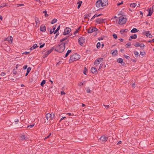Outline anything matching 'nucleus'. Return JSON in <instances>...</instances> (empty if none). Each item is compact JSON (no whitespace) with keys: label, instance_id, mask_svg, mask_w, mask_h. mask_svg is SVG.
I'll return each instance as SVG.
<instances>
[{"label":"nucleus","instance_id":"f257e3e1","mask_svg":"<svg viewBox=\"0 0 154 154\" xmlns=\"http://www.w3.org/2000/svg\"><path fill=\"white\" fill-rule=\"evenodd\" d=\"M65 48V46L64 43H61L60 44L56 46L54 50L55 51L59 53H62L64 51Z\"/></svg>","mask_w":154,"mask_h":154},{"label":"nucleus","instance_id":"f03ea898","mask_svg":"<svg viewBox=\"0 0 154 154\" xmlns=\"http://www.w3.org/2000/svg\"><path fill=\"white\" fill-rule=\"evenodd\" d=\"M80 58V56L77 53H75L70 56L69 60L70 63L79 60Z\"/></svg>","mask_w":154,"mask_h":154},{"label":"nucleus","instance_id":"7ed1b4c3","mask_svg":"<svg viewBox=\"0 0 154 154\" xmlns=\"http://www.w3.org/2000/svg\"><path fill=\"white\" fill-rule=\"evenodd\" d=\"M38 74L37 73L34 72L33 73L29 79V83H31L32 82H36L38 79Z\"/></svg>","mask_w":154,"mask_h":154},{"label":"nucleus","instance_id":"20e7f679","mask_svg":"<svg viewBox=\"0 0 154 154\" xmlns=\"http://www.w3.org/2000/svg\"><path fill=\"white\" fill-rule=\"evenodd\" d=\"M125 15H122L119 18V25H122L126 23L127 19L125 17Z\"/></svg>","mask_w":154,"mask_h":154},{"label":"nucleus","instance_id":"39448f33","mask_svg":"<svg viewBox=\"0 0 154 154\" xmlns=\"http://www.w3.org/2000/svg\"><path fill=\"white\" fill-rule=\"evenodd\" d=\"M54 49V48L53 47L51 48V49L49 50H48L44 54L43 56V57L44 58H45L48 55L50 54Z\"/></svg>","mask_w":154,"mask_h":154},{"label":"nucleus","instance_id":"423d86ee","mask_svg":"<svg viewBox=\"0 0 154 154\" xmlns=\"http://www.w3.org/2000/svg\"><path fill=\"white\" fill-rule=\"evenodd\" d=\"M54 116V115L53 114V117H52V115L50 113H47L45 116V117L47 119V121L48 122V121L51 120Z\"/></svg>","mask_w":154,"mask_h":154},{"label":"nucleus","instance_id":"0eeeda50","mask_svg":"<svg viewBox=\"0 0 154 154\" xmlns=\"http://www.w3.org/2000/svg\"><path fill=\"white\" fill-rule=\"evenodd\" d=\"M85 38L84 37H80L78 39V43L80 45L82 46L85 43Z\"/></svg>","mask_w":154,"mask_h":154},{"label":"nucleus","instance_id":"6e6552de","mask_svg":"<svg viewBox=\"0 0 154 154\" xmlns=\"http://www.w3.org/2000/svg\"><path fill=\"white\" fill-rule=\"evenodd\" d=\"M96 6L97 8H99L100 6L103 7V3L102 2L101 0H98L96 2Z\"/></svg>","mask_w":154,"mask_h":154},{"label":"nucleus","instance_id":"1a4fd4ad","mask_svg":"<svg viewBox=\"0 0 154 154\" xmlns=\"http://www.w3.org/2000/svg\"><path fill=\"white\" fill-rule=\"evenodd\" d=\"M105 19H103L100 18H97L94 21L97 24H100L101 23H104Z\"/></svg>","mask_w":154,"mask_h":154},{"label":"nucleus","instance_id":"9d476101","mask_svg":"<svg viewBox=\"0 0 154 154\" xmlns=\"http://www.w3.org/2000/svg\"><path fill=\"white\" fill-rule=\"evenodd\" d=\"M71 29L69 27H66L64 29V31L63 33V35H66L69 33L71 31Z\"/></svg>","mask_w":154,"mask_h":154},{"label":"nucleus","instance_id":"9b49d317","mask_svg":"<svg viewBox=\"0 0 154 154\" xmlns=\"http://www.w3.org/2000/svg\"><path fill=\"white\" fill-rule=\"evenodd\" d=\"M108 139V137L103 135L102 136L99 140L100 141H102L103 142H105L107 141Z\"/></svg>","mask_w":154,"mask_h":154},{"label":"nucleus","instance_id":"f8f14e48","mask_svg":"<svg viewBox=\"0 0 154 154\" xmlns=\"http://www.w3.org/2000/svg\"><path fill=\"white\" fill-rule=\"evenodd\" d=\"M98 31V29L95 27L94 28L91 29V28H90L88 30V32L89 33H91L94 32H96Z\"/></svg>","mask_w":154,"mask_h":154},{"label":"nucleus","instance_id":"ddd939ff","mask_svg":"<svg viewBox=\"0 0 154 154\" xmlns=\"http://www.w3.org/2000/svg\"><path fill=\"white\" fill-rule=\"evenodd\" d=\"M117 62L120 63H121L122 66H124L125 64V63L123 62V60L122 58H119L117 59Z\"/></svg>","mask_w":154,"mask_h":154},{"label":"nucleus","instance_id":"4468645a","mask_svg":"<svg viewBox=\"0 0 154 154\" xmlns=\"http://www.w3.org/2000/svg\"><path fill=\"white\" fill-rule=\"evenodd\" d=\"M91 71L92 73L95 75L97 74V71L96 68L95 67H92L91 69Z\"/></svg>","mask_w":154,"mask_h":154},{"label":"nucleus","instance_id":"2eb2a0df","mask_svg":"<svg viewBox=\"0 0 154 154\" xmlns=\"http://www.w3.org/2000/svg\"><path fill=\"white\" fill-rule=\"evenodd\" d=\"M12 40L13 38L11 36H9L7 38H5L4 40V41H8L11 43H12Z\"/></svg>","mask_w":154,"mask_h":154},{"label":"nucleus","instance_id":"dca6fc26","mask_svg":"<svg viewBox=\"0 0 154 154\" xmlns=\"http://www.w3.org/2000/svg\"><path fill=\"white\" fill-rule=\"evenodd\" d=\"M147 11H148V14L147 15V16H151L153 11V9H152V8H148L147 10Z\"/></svg>","mask_w":154,"mask_h":154},{"label":"nucleus","instance_id":"f3484780","mask_svg":"<svg viewBox=\"0 0 154 154\" xmlns=\"http://www.w3.org/2000/svg\"><path fill=\"white\" fill-rule=\"evenodd\" d=\"M20 137L21 138V140L23 141L26 140L27 139V137L26 136L25 134H24L23 133L21 134Z\"/></svg>","mask_w":154,"mask_h":154},{"label":"nucleus","instance_id":"a211bd4d","mask_svg":"<svg viewBox=\"0 0 154 154\" xmlns=\"http://www.w3.org/2000/svg\"><path fill=\"white\" fill-rule=\"evenodd\" d=\"M40 29L41 32H44L46 30L45 26L43 24L41 25Z\"/></svg>","mask_w":154,"mask_h":154},{"label":"nucleus","instance_id":"6ab92c4d","mask_svg":"<svg viewBox=\"0 0 154 154\" xmlns=\"http://www.w3.org/2000/svg\"><path fill=\"white\" fill-rule=\"evenodd\" d=\"M110 53L113 56H116L117 55L118 51L117 50L114 51L112 50L110 52Z\"/></svg>","mask_w":154,"mask_h":154},{"label":"nucleus","instance_id":"aec40b11","mask_svg":"<svg viewBox=\"0 0 154 154\" xmlns=\"http://www.w3.org/2000/svg\"><path fill=\"white\" fill-rule=\"evenodd\" d=\"M38 47L37 44H35L33 45V46H32L30 48V50L31 51L32 50Z\"/></svg>","mask_w":154,"mask_h":154},{"label":"nucleus","instance_id":"412c9836","mask_svg":"<svg viewBox=\"0 0 154 154\" xmlns=\"http://www.w3.org/2000/svg\"><path fill=\"white\" fill-rule=\"evenodd\" d=\"M102 2L103 3L104 6L108 5V0H101Z\"/></svg>","mask_w":154,"mask_h":154},{"label":"nucleus","instance_id":"4be33fe9","mask_svg":"<svg viewBox=\"0 0 154 154\" xmlns=\"http://www.w3.org/2000/svg\"><path fill=\"white\" fill-rule=\"evenodd\" d=\"M146 36L148 37L149 38H150L152 37V36L151 35L149 31H147V33L145 35Z\"/></svg>","mask_w":154,"mask_h":154},{"label":"nucleus","instance_id":"5701e85b","mask_svg":"<svg viewBox=\"0 0 154 154\" xmlns=\"http://www.w3.org/2000/svg\"><path fill=\"white\" fill-rule=\"evenodd\" d=\"M35 23H36L35 26L36 27L37 25L38 24H40V21H39V19L37 17H35Z\"/></svg>","mask_w":154,"mask_h":154},{"label":"nucleus","instance_id":"b1692460","mask_svg":"<svg viewBox=\"0 0 154 154\" xmlns=\"http://www.w3.org/2000/svg\"><path fill=\"white\" fill-rule=\"evenodd\" d=\"M24 74L23 71V70H21L18 73V75H19L20 76H23Z\"/></svg>","mask_w":154,"mask_h":154},{"label":"nucleus","instance_id":"393cba45","mask_svg":"<svg viewBox=\"0 0 154 154\" xmlns=\"http://www.w3.org/2000/svg\"><path fill=\"white\" fill-rule=\"evenodd\" d=\"M128 31V29H121L120 31V33L121 34H123V33L124 32L125 33H127Z\"/></svg>","mask_w":154,"mask_h":154},{"label":"nucleus","instance_id":"a878e982","mask_svg":"<svg viewBox=\"0 0 154 154\" xmlns=\"http://www.w3.org/2000/svg\"><path fill=\"white\" fill-rule=\"evenodd\" d=\"M107 36H106V35H103L102 36L98 38H97V39L99 41L102 40L104 39V38H107Z\"/></svg>","mask_w":154,"mask_h":154},{"label":"nucleus","instance_id":"bb28decb","mask_svg":"<svg viewBox=\"0 0 154 154\" xmlns=\"http://www.w3.org/2000/svg\"><path fill=\"white\" fill-rule=\"evenodd\" d=\"M139 31V30L137 29L136 28H134L131 31V33H136Z\"/></svg>","mask_w":154,"mask_h":154},{"label":"nucleus","instance_id":"cd10ccee","mask_svg":"<svg viewBox=\"0 0 154 154\" xmlns=\"http://www.w3.org/2000/svg\"><path fill=\"white\" fill-rule=\"evenodd\" d=\"M134 53L136 57L138 58L140 57V55L137 51H134Z\"/></svg>","mask_w":154,"mask_h":154},{"label":"nucleus","instance_id":"c85d7f7f","mask_svg":"<svg viewBox=\"0 0 154 154\" xmlns=\"http://www.w3.org/2000/svg\"><path fill=\"white\" fill-rule=\"evenodd\" d=\"M72 52V50H69L67 51V52L65 54V57H67L68 55H69V54L71 53Z\"/></svg>","mask_w":154,"mask_h":154},{"label":"nucleus","instance_id":"c756f323","mask_svg":"<svg viewBox=\"0 0 154 154\" xmlns=\"http://www.w3.org/2000/svg\"><path fill=\"white\" fill-rule=\"evenodd\" d=\"M69 37V36H66L65 37L61 39L60 40V42L61 43H62V42H63V41H64L65 40H66Z\"/></svg>","mask_w":154,"mask_h":154},{"label":"nucleus","instance_id":"7c9ffc66","mask_svg":"<svg viewBox=\"0 0 154 154\" xmlns=\"http://www.w3.org/2000/svg\"><path fill=\"white\" fill-rule=\"evenodd\" d=\"M137 37V36L136 34H134L133 35H131L130 36V38L132 39H136Z\"/></svg>","mask_w":154,"mask_h":154},{"label":"nucleus","instance_id":"2f4dec72","mask_svg":"<svg viewBox=\"0 0 154 154\" xmlns=\"http://www.w3.org/2000/svg\"><path fill=\"white\" fill-rule=\"evenodd\" d=\"M60 28V25L57 27V29L55 30L54 34H55L57 32H59L58 31Z\"/></svg>","mask_w":154,"mask_h":154},{"label":"nucleus","instance_id":"473e14b6","mask_svg":"<svg viewBox=\"0 0 154 154\" xmlns=\"http://www.w3.org/2000/svg\"><path fill=\"white\" fill-rule=\"evenodd\" d=\"M136 5H137L136 4V3H131L130 5V7L132 8H135Z\"/></svg>","mask_w":154,"mask_h":154},{"label":"nucleus","instance_id":"72a5a7b5","mask_svg":"<svg viewBox=\"0 0 154 154\" xmlns=\"http://www.w3.org/2000/svg\"><path fill=\"white\" fill-rule=\"evenodd\" d=\"M46 83V81L45 80H43L41 82L40 85L42 87H43L44 84H45Z\"/></svg>","mask_w":154,"mask_h":154},{"label":"nucleus","instance_id":"f704fd0d","mask_svg":"<svg viewBox=\"0 0 154 154\" xmlns=\"http://www.w3.org/2000/svg\"><path fill=\"white\" fill-rule=\"evenodd\" d=\"M57 20L56 19L54 18L51 21V24H53L57 22Z\"/></svg>","mask_w":154,"mask_h":154},{"label":"nucleus","instance_id":"c9c22d12","mask_svg":"<svg viewBox=\"0 0 154 154\" xmlns=\"http://www.w3.org/2000/svg\"><path fill=\"white\" fill-rule=\"evenodd\" d=\"M34 125H35V124L34 123V124H33L32 125H28L27 127V128H32L34 126ZM24 128H26V126H25Z\"/></svg>","mask_w":154,"mask_h":154},{"label":"nucleus","instance_id":"e433bc0d","mask_svg":"<svg viewBox=\"0 0 154 154\" xmlns=\"http://www.w3.org/2000/svg\"><path fill=\"white\" fill-rule=\"evenodd\" d=\"M6 4H7L6 3H3L2 4L0 5V8H2L5 6H7Z\"/></svg>","mask_w":154,"mask_h":154},{"label":"nucleus","instance_id":"4c0bfd02","mask_svg":"<svg viewBox=\"0 0 154 154\" xmlns=\"http://www.w3.org/2000/svg\"><path fill=\"white\" fill-rule=\"evenodd\" d=\"M87 72H88V69L86 68V67H85L84 68L83 73L85 75H86V73Z\"/></svg>","mask_w":154,"mask_h":154},{"label":"nucleus","instance_id":"58836bf2","mask_svg":"<svg viewBox=\"0 0 154 154\" xmlns=\"http://www.w3.org/2000/svg\"><path fill=\"white\" fill-rule=\"evenodd\" d=\"M43 13L45 14V17H48L49 16V15L47 14V11L46 10L43 11Z\"/></svg>","mask_w":154,"mask_h":154},{"label":"nucleus","instance_id":"ea45409f","mask_svg":"<svg viewBox=\"0 0 154 154\" xmlns=\"http://www.w3.org/2000/svg\"><path fill=\"white\" fill-rule=\"evenodd\" d=\"M140 44L138 42H136V43L134 45L136 47H140Z\"/></svg>","mask_w":154,"mask_h":154},{"label":"nucleus","instance_id":"a19ab883","mask_svg":"<svg viewBox=\"0 0 154 154\" xmlns=\"http://www.w3.org/2000/svg\"><path fill=\"white\" fill-rule=\"evenodd\" d=\"M97 14H95L91 18V21L93 19H94L95 17H98Z\"/></svg>","mask_w":154,"mask_h":154},{"label":"nucleus","instance_id":"79ce46f5","mask_svg":"<svg viewBox=\"0 0 154 154\" xmlns=\"http://www.w3.org/2000/svg\"><path fill=\"white\" fill-rule=\"evenodd\" d=\"M86 91L88 93H91V91L89 89V87H88L86 88Z\"/></svg>","mask_w":154,"mask_h":154},{"label":"nucleus","instance_id":"37998d69","mask_svg":"<svg viewBox=\"0 0 154 154\" xmlns=\"http://www.w3.org/2000/svg\"><path fill=\"white\" fill-rule=\"evenodd\" d=\"M66 123H64L65 125V127H64V126L63 125L62 126V128H65L66 127V126H67L69 125V124L67 122V121H66Z\"/></svg>","mask_w":154,"mask_h":154},{"label":"nucleus","instance_id":"c03bdc74","mask_svg":"<svg viewBox=\"0 0 154 154\" xmlns=\"http://www.w3.org/2000/svg\"><path fill=\"white\" fill-rule=\"evenodd\" d=\"M99 63H100L99 62V60H98L97 59L95 61L94 63V65H96L97 64H98Z\"/></svg>","mask_w":154,"mask_h":154},{"label":"nucleus","instance_id":"a18cd8bd","mask_svg":"<svg viewBox=\"0 0 154 154\" xmlns=\"http://www.w3.org/2000/svg\"><path fill=\"white\" fill-rule=\"evenodd\" d=\"M126 45L127 46L126 48H130L131 45V43L130 42H128L126 44Z\"/></svg>","mask_w":154,"mask_h":154},{"label":"nucleus","instance_id":"49530a36","mask_svg":"<svg viewBox=\"0 0 154 154\" xmlns=\"http://www.w3.org/2000/svg\"><path fill=\"white\" fill-rule=\"evenodd\" d=\"M100 45H101V44H100V43L99 42H98L96 45L97 48L98 49L100 47Z\"/></svg>","mask_w":154,"mask_h":154},{"label":"nucleus","instance_id":"de8ad7c7","mask_svg":"<svg viewBox=\"0 0 154 154\" xmlns=\"http://www.w3.org/2000/svg\"><path fill=\"white\" fill-rule=\"evenodd\" d=\"M145 47V45L143 43H141L140 44V48L143 50V48Z\"/></svg>","mask_w":154,"mask_h":154},{"label":"nucleus","instance_id":"09e8293b","mask_svg":"<svg viewBox=\"0 0 154 154\" xmlns=\"http://www.w3.org/2000/svg\"><path fill=\"white\" fill-rule=\"evenodd\" d=\"M42 44V43H39V44L40 45V47H39L40 48H42L45 45V43H43L42 45H41Z\"/></svg>","mask_w":154,"mask_h":154},{"label":"nucleus","instance_id":"8fccbe9b","mask_svg":"<svg viewBox=\"0 0 154 154\" xmlns=\"http://www.w3.org/2000/svg\"><path fill=\"white\" fill-rule=\"evenodd\" d=\"M140 54L142 56H144L146 54V52H145L140 51Z\"/></svg>","mask_w":154,"mask_h":154},{"label":"nucleus","instance_id":"3c124183","mask_svg":"<svg viewBox=\"0 0 154 154\" xmlns=\"http://www.w3.org/2000/svg\"><path fill=\"white\" fill-rule=\"evenodd\" d=\"M112 36L113 38L115 39H117L118 38L117 35L115 34H113L112 35Z\"/></svg>","mask_w":154,"mask_h":154},{"label":"nucleus","instance_id":"603ef678","mask_svg":"<svg viewBox=\"0 0 154 154\" xmlns=\"http://www.w3.org/2000/svg\"><path fill=\"white\" fill-rule=\"evenodd\" d=\"M31 69V67H29L27 69L26 72L28 73H29Z\"/></svg>","mask_w":154,"mask_h":154},{"label":"nucleus","instance_id":"864d4df0","mask_svg":"<svg viewBox=\"0 0 154 154\" xmlns=\"http://www.w3.org/2000/svg\"><path fill=\"white\" fill-rule=\"evenodd\" d=\"M12 72H13V73L14 74V75H15L17 73V71L15 69H14L12 71Z\"/></svg>","mask_w":154,"mask_h":154},{"label":"nucleus","instance_id":"5fc2aeb1","mask_svg":"<svg viewBox=\"0 0 154 154\" xmlns=\"http://www.w3.org/2000/svg\"><path fill=\"white\" fill-rule=\"evenodd\" d=\"M82 2V1L79 0L78 2L77 3V4H78L79 5H80L81 6Z\"/></svg>","mask_w":154,"mask_h":154},{"label":"nucleus","instance_id":"6e6d98bb","mask_svg":"<svg viewBox=\"0 0 154 154\" xmlns=\"http://www.w3.org/2000/svg\"><path fill=\"white\" fill-rule=\"evenodd\" d=\"M123 1H122L120 2H119L117 4V6H120V5H122V4H123Z\"/></svg>","mask_w":154,"mask_h":154},{"label":"nucleus","instance_id":"4d7b16f0","mask_svg":"<svg viewBox=\"0 0 154 154\" xmlns=\"http://www.w3.org/2000/svg\"><path fill=\"white\" fill-rule=\"evenodd\" d=\"M124 57L125 58H126V59H129L130 58V57L129 56H127V55H125V54H124Z\"/></svg>","mask_w":154,"mask_h":154},{"label":"nucleus","instance_id":"13d9d810","mask_svg":"<svg viewBox=\"0 0 154 154\" xmlns=\"http://www.w3.org/2000/svg\"><path fill=\"white\" fill-rule=\"evenodd\" d=\"M62 61H60L59 62H58L56 64V66H58V65H59L61 63H62Z\"/></svg>","mask_w":154,"mask_h":154},{"label":"nucleus","instance_id":"bf43d9fd","mask_svg":"<svg viewBox=\"0 0 154 154\" xmlns=\"http://www.w3.org/2000/svg\"><path fill=\"white\" fill-rule=\"evenodd\" d=\"M98 60H99V62H102L103 60V58H97Z\"/></svg>","mask_w":154,"mask_h":154},{"label":"nucleus","instance_id":"052dcab7","mask_svg":"<svg viewBox=\"0 0 154 154\" xmlns=\"http://www.w3.org/2000/svg\"><path fill=\"white\" fill-rule=\"evenodd\" d=\"M69 42V40H68L66 41L65 42H63L61 43H64L65 44H65H68Z\"/></svg>","mask_w":154,"mask_h":154},{"label":"nucleus","instance_id":"680f3d73","mask_svg":"<svg viewBox=\"0 0 154 154\" xmlns=\"http://www.w3.org/2000/svg\"><path fill=\"white\" fill-rule=\"evenodd\" d=\"M51 135V133H50L48 136H47V137H45V138H44V140H45L46 139L48 138Z\"/></svg>","mask_w":154,"mask_h":154},{"label":"nucleus","instance_id":"e2e57ef3","mask_svg":"<svg viewBox=\"0 0 154 154\" xmlns=\"http://www.w3.org/2000/svg\"><path fill=\"white\" fill-rule=\"evenodd\" d=\"M27 67V65H25L23 67V69L24 70H26Z\"/></svg>","mask_w":154,"mask_h":154},{"label":"nucleus","instance_id":"0e129e2a","mask_svg":"<svg viewBox=\"0 0 154 154\" xmlns=\"http://www.w3.org/2000/svg\"><path fill=\"white\" fill-rule=\"evenodd\" d=\"M54 31L52 29H51L50 30V34H51L53 32L54 33Z\"/></svg>","mask_w":154,"mask_h":154},{"label":"nucleus","instance_id":"69168bd1","mask_svg":"<svg viewBox=\"0 0 154 154\" xmlns=\"http://www.w3.org/2000/svg\"><path fill=\"white\" fill-rule=\"evenodd\" d=\"M5 74H6V73L5 72H2L0 74V75H1L2 76H4Z\"/></svg>","mask_w":154,"mask_h":154},{"label":"nucleus","instance_id":"338daca9","mask_svg":"<svg viewBox=\"0 0 154 154\" xmlns=\"http://www.w3.org/2000/svg\"><path fill=\"white\" fill-rule=\"evenodd\" d=\"M83 85V82H81L79 83L78 85L80 86H82V85Z\"/></svg>","mask_w":154,"mask_h":154},{"label":"nucleus","instance_id":"774afa93","mask_svg":"<svg viewBox=\"0 0 154 154\" xmlns=\"http://www.w3.org/2000/svg\"><path fill=\"white\" fill-rule=\"evenodd\" d=\"M56 25H54V26H53V29H52L54 31H55V30L56 29Z\"/></svg>","mask_w":154,"mask_h":154}]
</instances>
